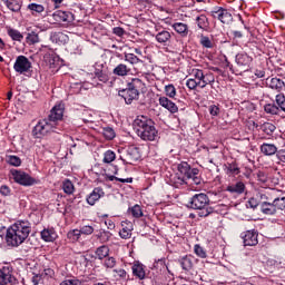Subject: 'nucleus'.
<instances>
[{
    "label": "nucleus",
    "mask_w": 285,
    "mask_h": 285,
    "mask_svg": "<svg viewBox=\"0 0 285 285\" xmlns=\"http://www.w3.org/2000/svg\"><path fill=\"white\" fill-rule=\"evenodd\" d=\"M32 232V225L28 220H17L10 227H8L6 233L7 246L11 248H19Z\"/></svg>",
    "instance_id": "1"
},
{
    "label": "nucleus",
    "mask_w": 285,
    "mask_h": 285,
    "mask_svg": "<svg viewBox=\"0 0 285 285\" xmlns=\"http://www.w3.org/2000/svg\"><path fill=\"white\" fill-rule=\"evenodd\" d=\"M134 128L142 141H159V130H157L151 119L145 116H138L134 120Z\"/></svg>",
    "instance_id": "2"
},
{
    "label": "nucleus",
    "mask_w": 285,
    "mask_h": 285,
    "mask_svg": "<svg viewBox=\"0 0 285 285\" xmlns=\"http://www.w3.org/2000/svg\"><path fill=\"white\" fill-rule=\"evenodd\" d=\"M209 204L208 195L200 193L190 198L188 207L193 208V210H198V217H208L215 210L213 207H209Z\"/></svg>",
    "instance_id": "3"
},
{
    "label": "nucleus",
    "mask_w": 285,
    "mask_h": 285,
    "mask_svg": "<svg viewBox=\"0 0 285 285\" xmlns=\"http://www.w3.org/2000/svg\"><path fill=\"white\" fill-rule=\"evenodd\" d=\"M146 83L139 78H132L128 82L127 88L119 91V97H122L125 104L130 105L139 99V90H144Z\"/></svg>",
    "instance_id": "4"
},
{
    "label": "nucleus",
    "mask_w": 285,
    "mask_h": 285,
    "mask_svg": "<svg viewBox=\"0 0 285 285\" xmlns=\"http://www.w3.org/2000/svg\"><path fill=\"white\" fill-rule=\"evenodd\" d=\"M190 77L186 81V86L189 90H197V88H206L209 83H215V78H208V73H204L202 69H191Z\"/></svg>",
    "instance_id": "5"
},
{
    "label": "nucleus",
    "mask_w": 285,
    "mask_h": 285,
    "mask_svg": "<svg viewBox=\"0 0 285 285\" xmlns=\"http://www.w3.org/2000/svg\"><path fill=\"white\" fill-rule=\"evenodd\" d=\"M61 125L53 124L48 119H43L38 121V124L35 126L32 134L33 137H37L38 139L41 137H46V135H50V132H61Z\"/></svg>",
    "instance_id": "6"
},
{
    "label": "nucleus",
    "mask_w": 285,
    "mask_h": 285,
    "mask_svg": "<svg viewBox=\"0 0 285 285\" xmlns=\"http://www.w3.org/2000/svg\"><path fill=\"white\" fill-rule=\"evenodd\" d=\"M178 171L180 175H185L187 184H194L199 186L202 184V177H199V169L190 168V165L186 161H183L178 165Z\"/></svg>",
    "instance_id": "7"
},
{
    "label": "nucleus",
    "mask_w": 285,
    "mask_h": 285,
    "mask_svg": "<svg viewBox=\"0 0 285 285\" xmlns=\"http://www.w3.org/2000/svg\"><path fill=\"white\" fill-rule=\"evenodd\" d=\"M11 175L13 177V181H16V184H19L20 186H35V178H32L26 171L13 169L11 170Z\"/></svg>",
    "instance_id": "8"
},
{
    "label": "nucleus",
    "mask_w": 285,
    "mask_h": 285,
    "mask_svg": "<svg viewBox=\"0 0 285 285\" xmlns=\"http://www.w3.org/2000/svg\"><path fill=\"white\" fill-rule=\"evenodd\" d=\"M17 285V277L12 274V266L7 265L0 268V285Z\"/></svg>",
    "instance_id": "9"
},
{
    "label": "nucleus",
    "mask_w": 285,
    "mask_h": 285,
    "mask_svg": "<svg viewBox=\"0 0 285 285\" xmlns=\"http://www.w3.org/2000/svg\"><path fill=\"white\" fill-rule=\"evenodd\" d=\"M31 68L32 62H30L26 56H18L16 58L13 70H16L19 75H26V72H30Z\"/></svg>",
    "instance_id": "10"
},
{
    "label": "nucleus",
    "mask_w": 285,
    "mask_h": 285,
    "mask_svg": "<svg viewBox=\"0 0 285 285\" xmlns=\"http://www.w3.org/2000/svg\"><path fill=\"white\" fill-rule=\"evenodd\" d=\"M259 234L257 230H246L240 234V237L243 239L244 246H257L259 244L258 237Z\"/></svg>",
    "instance_id": "11"
},
{
    "label": "nucleus",
    "mask_w": 285,
    "mask_h": 285,
    "mask_svg": "<svg viewBox=\"0 0 285 285\" xmlns=\"http://www.w3.org/2000/svg\"><path fill=\"white\" fill-rule=\"evenodd\" d=\"M212 16L214 19H218L220 23H230V21H233V14L222 7L212 11Z\"/></svg>",
    "instance_id": "12"
},
{
    "label": "nucleus",
    "mask_w": 285,
    "mask_h": 285,
    "mask_svg": "<svg viewBox=\"0 0 285 285\" xmlns=\"http://www.w3.org/2000/svg\"><path fill=\"white\" fill-rule=\"evenodd\" d=\"M51 124H59L61 119H63V106L62 105H56L51 111L50 115L47 118Z\"/></svg>",
    "instance_id": "13"
},
{
    "label": "nucleus",
    "mask_w": 285,
    "mask_h": 285,
    "mask_svg": "<svg viewBox=\"0 0 285 285\" xmlns=\"http://www.w3.org/2000/svg\"><path fill=\"white\" fill-rule=\"evenodd\" d=\"M53 18L55 21H58L59 23H72V21H75V14L70 11H56Z\"/></svg>",
    "instance_id": "14"
},
{
    "label": "nucleus",
    "mask_w": 285,
    "mask_h": 285,
    "mask_svg": "<svg viewBox=\"0 0 285 285\" xmlns=\"http://www.w3.org/2000/svg\"><path fill=\"white\" fill-rule=\"evenodd\" d=\"M159 106L165 108V110H168V112H171V115H175V112H179V107L173 100L168 99L166 96H161L158 99Z\"/></svg>",
    "instance_id": "15"
},
{
    "label": "nucleus",
    "mask_w": 285,
    "mask_h": 285,
    "mask_svg": "<svg viewBox=\"0 0 285 285\" xmlns=\"http://www.w3.org/2000/svg\"><path fill=\"white\" fill-rule=\"evenodd\" d=\"M156 35L155 39L158 43H161L163 46H166L170 39H173V36L169 33L166 29H160L159 27H156Z\"/></svg>",
    "instance_id": "16"
},
{
    "label": "nucleus",
    "mask_w": 285,
    "mask_h": 285,
    "mask_svg": "<svg viewBox=\"0 0 285 285\" xmlns=\"http://www.w3.org/2000/svg\"><path fill=\"white\" fill-rule=\"evenodd\" d=\"M225 190L226 193H230L234 197H238V195H244L246 185L242 181H237L236 184L228 185Z\"/></svg>",
    "instance_id": "17"
},
{
    "label": "nucleus",
    "mask_w": 285,
    "mask_h": 285,
    "mask_svg": "<svg viewBox=\"0 0 285 285\" xmlns=\"http://www.w3.org/2000/svg\"><path fill=\"white\" fill-rule=\"evenodd\" d=\"M104 195L106 194L104 193L102 188H94L90 195L87 196V204H89V206H95V204H97V202H99L100 197H104Z\"/></svg>",
    "instance_id": "18"
},
{
    "label": "nucleus",
    "mask_w": 285,
    "mask_h": 285,
    "mask_svg": "<svg viewBox=\"0 0 285 285\" xmlns=\"http://www.w3.org/2000/svg\"><path fill=\"white\" fill-rule=\"evenodd\" d=\"M122 228L119 232L121 239H130L132 237L134 225L131 222L125 220L121 223Z\"/></svg>",
    "instance_id": "19"
},
{
    "label": "nucleus",
    "mask_w": 285,
    "mask_h": 285,
    "mask_svg": "<svg viewBox=\"0 0 285 285\" xmlns=\"http://www.w3.org/2000/svg\"><path fill=\"white\" fill-rule=\"evenodd\" d=\"M235 61L242 68H249L250 63H253V58L246 52H240L236 55Z\"/></svg>",
    "instance_id": "20"
},
{
    "label": "nucleus",
    "mask_w": 285,
    "mask_h": 285,
    "mask_svg": "<svg viewBox=\"0 0 285 285\" xmlns=\"http://www.w3.org/2000/svg\"><path fill=\"white\" fill-rule=\"evenodd\" d=\"M132 275L137 277L138 279H146V269L144 264H141L139 261H135L131 266Z\"/></svg>",
    "instance_id": "21"
},
{
    "label": "nucleus",
    "mask_w": 285,
    "mask_h": 285,
    "mask_svg": "<svg viewBox=\"0 0 285 285\" xmlns=\"http://www.w3.org/2000/svg\"><path fill=\"white\" fill-rule=\"evenodd\" d=\"M266 85L272 90H276V92H282L285 88L284 81L279 78H271V79L267 78Z\"/></svg>",
    "instance_id": "22"
},
{
    "label": "nucleus",
    "mask_w": 285,
    "mask_h": 285,
    "mask_svg": "<svg viewBox=\"0 0 285 285\" xmlns=\"http://www.w3.org/2000/svg\"><path fill=\"white\" fill-rule=\"evenodd\" d=\"M261 213H263V215L274 216L277 215V209L274 203L263 202L261 204Z\"/></svg>",
    "instance_id": "23"
},
{
    "label": "nucleus",
    "mask_w": 285,
    "mask_h": 285,
    "mask_svg": "<svg viewBox=\"0 0 285 285\" xmlns=\"http://www.w3.org/2000/svg\"><path fill=\"white\" fill-rule=\"evenodd\" d=\"M195 21L199 30L208 32V28H210V22L208 21V17H206V14H200L196 17Z\"/></svg>",
    "instance_id": "24"
},
{
    "label": "nucleus",
    "mask_w": 285,
    "mask_h": 285,
    "mask_svg": "<svg viewBox=\"0 0 285 285\" xmlns=\"http://www.w3.org/2000/svg\"><path fill=\"white\" fill-rule=\"evenodd\" d=\"M171 184L175 188H179L180 186H185V184H188V178H186V175L178 171L173 178Z\"/></svg>",
    "instance_id": "25"
},
{
    "label": "nucleus",
    "mask_w": 285,
    "mask_h": 285,
    "mask_svg": "<svg viewBox=\"0 0 285 285\" xmlns=\"http://www.w3.org/2000/svg\"><path fill=\"white\" fill-rule=\"evenodd\" d=\"M171 28L180 37H188V24L184 22H175L171 24Z\"/></svg>",
    "instance_id": "26"
},
{
    "label": "nucleus",
    "mask_w": 285,
    "mask_h": 285,
    "mask_svg": "<svg viewBox=\"0 0 285 285\" xmlns=\"http://www.w3.org/2000/svg\"><path fill=\"white\" fill-rule=\"evenodd\" d=\"M261 153H263V155H266L267 157H271L273 155H277V153H279V150H277V146H275L273 144L264 142L261 146Z\"/></svg>",
    "instance_id": "27"
},
{
    "label": "nucleus",
    "mask_w": 285,
    "mask_h": 285,
    "mask_svg": "<svg viewBox=\"0 0 285 285\" xmlns=\"http://www.w3.org/2000/svg\"><path fill=\"white\" fill-rule=\"evenodd\" d=\"M7 8L11 12H21V8H23V0H7Z\"/></svg>",
    "instance_id": "28"
},
{
    "label": "nucleus",
    "mask_w": 285,
    "mask_h": 285,
    "mask_svg": "<svg viewBox=\"0 0 285 285\" xmlns=\"http://www.w3.org/2000/svg\"><path fill=\"white\" fill-rule=\"evenodd\" d=\"M41 239H43V242H55V239H57V232L52 227L45 228L41 232Z\"/></svg>",
    "instance_id": "29"
},
{
    "label": "nucleus",
    "mask_w": 285,
    "mask_h": 285,
    "mask_svg": "<svg viewBox=\"0 0 285 285\" xmlns=\"http://www.w3.org/2000/svg\"><path fill=\"white\" fill-rule=\"evenodd\" d=\"M130 68L127 67L124 63H119L114 70V75H116V77H128V75H130Z\"/></svg>",
    "instance_id": "30"
},
{
    "label": "nucleus",
    "mask_w": 285,
    "mask_h": 285,
    "mask_svg": "<svg viewBox=\"0 0 285 285\" xmlns=\"http://www.w3.org/2000/svg\"><path fill=\"white\" fill-rule=\"evenodd\" d=\"M194 257L193 256H184L179 259V264L183 268V271H193V265H194Z\"/></svg>",
    "instance_id": "31"
},
{
    "label": "nucleus",
    "mask_w": 285,
    "mask_h": 285,
    "mask_svg": "<svg viewBox=\"0 0 285 285\" xmlns=\"http://www.w3.org/2000/svg\"><path fill=\"white\" fill-rule=\"evenodd\" d=\"M50 41H52V43H66V41H68V36L63 32H51L50 33Z\"/></svg>",
    "instance_id": "32"
},
{
    "label": "nucleus",
    "mask_w": 285,
    "mask_h": 285,
    "mask_svg": "<svg viewBox=\"0 0 285 285\" xmlns=\"http://www.w3.org/2000/svg\"><path fill=\"white\" fill-rule=\"evenodd\" d=\"M259 130L265 135L271 136L277 130V127L273 122H264L259 126Z\"/></svg>",
    "instance_id": "33"
},
{
    "label": "nucleus",
    "mask_w": 285,
    "mask_h": 285,
    "mask_svg": "<svg viewBox=\"0 0 285 285\" xmlns=\"http://www.w3.org/2000/svg\"><path fill=\"white\" fill-rule=\"evenodd\" d=\"M110 255V248L106 245H102L96 249V256L98 259H106Z\"/></svg>",
    "instance_id": "34"
},
{
    "label": "nucleus",
    "mask_w": 285,
    "mask_h": 285,
    "mask_svg": "<svg viewBox=\"0 0 285 285\" xmlns=\"http://www.w3.org/2000/svg\"><path fill=\"white\" fill-rule=\"evenodd\" d=\"M62 190L66 195H72V193H75V185L70 179H65L62 181Z\"/></svg>",
    "instance_id": "35"
},
{
    "label": "nucleus",
    "mask_w": 285,
    "mask_h": 285,
    "mask_svg": "<svg viewBox=\"0 0 285 285\" xmlns=\"http://www.w3.org/2000/svg\"><path fill=\"white\" fill-rule=\"evenodd\" d=\"M26 39L29 46H35V43H39V33L37 31H29Z\"/></svg>",
    "instance_id": "36"
},
{
    "label": "nucleus",
    "mask_w": 285,
    "mask_h": 285,
    "mask_svg": "<svg viewBox=\"0 0 285 285\" xmlns=\"http://www.w3.org/2000/svg\"><path fill=\"white\" fill-rule=\"evenodd\" d=\"M153 266L156 271H168V265H166V258L155 261Z\"/></svg>",
    "instance_id": "37"
},
{
    "label": "nucleus",
    "mask_w": 285,
    "mask_h": 285,
    "mask_svg": "<svg viewBox=\"0 0 285 285\" xmlns=\"http://www.w3.org/2000/svg\"><path fill=\"white\" fill-rule=\"evenodd\" d=\"M125 61L130 63L131 66H136V63H141V59L137 57L135 53H125Z\"/></svg>",
    "instance_id": "38"
},
{
    "label": "nucleus",
    "mask_w": 285,
    "mask_h": 285,
    "mask_svg": "<svg viewBox=\"0 0 285 285\" xmlns=\"http://www.w3.org/2000/svg\"><path fill=\"white\" fill-rule=\"evenodd\" d=\"M80 237H81L80 229H72V230H69L67 234V238L71 242H79Z\"/></svg>",
    "instance_id": "39"
},
{
    "label": "nucleus",
    "mask_w": 285,
    "mask_h": 285,
    "mask_svg": "<svg viewBox=\"0 0 285 285\" xmlns=\"http://www.w3.org/2000/svg\"><path fill=\"white\" fill-rule=\"evenodd\" d=\"M8 35L13 41H23V35L17 29H8Z\"/></svg>",
    "instance_id": "40"
},
{
    "label": "nucleus",
    "mask_w": 285,
    "mask_h": 285,
    "mask_svg": "<svg viewBox=\"0 0 285 285\" xmlns=\"http://www.w3.org/2000/svg\"><path fill=\"white\" fill-rule=\"evenodd\" d=\"M45 61L49 66V68H57V61H59V57L53 55L45 56Z\"/></svg>",
    "instance_id": "41"
},
{
    "label": "nucleus",
    "mask_w": 285,
    "mask_h": 285,
    "mask_svg": "<svg viewBox=\"0 0 285 285\" xmlns=\"http://www.w3.org/2000/svg\"><path fill=\"white\" fill-rule=\"evenodd\" d=\"M264 110L267 115H279V107L274 104L265 105Z\"/></svg>",
    "instance_id": "42"
},
{
    "label": "nucleus",
    "mask_w": 285,
    "mask_h": 285,
    "mask_svg": "<svg viewBox=\"0 0 285 285\" xmlns=\"http://www.w3.org/2000/svg\"><path fill=\"white\" fill-rule=\"evenodd\" d=\"M110 237H112V234L107 230H100L97 235V238L102 243L106 244V242H110Z\"/></svg>",
    "instance_id": "43"
},
{
    "label": "nucleus",
    "mask_w": 285,
    "mask_h": 285,
    "mask_svg": "<svg viewBox=\"0 0 285 285\" xmlns=\"http://www.w3.org/2000/svg\"><path fill=\"white\" fill-rule=\"evenodd\" d=\"M165 94L170 99H175V97H177V89L175 88V85L165 86Z\"/></svg>",
    "instance_id": "44"
},
{
    "label": "nucleus",
    "mask_w": 285,
    "mask_h": 285,
    "mask_svg": "<svg viewBox=\"0 0 285 285\" xmlns=\"http://www.w3.org/2000/svg\"><path fill=\"white\" fill-rule=\"evenodd\" d=\"M101 134L104 135L105 139H108L109 141L112 140L114 137H116L115 129H112L111 127L102 128Z\"/></svg>",
    "instance_id": "45"
},
{
    "label": "nucleus",
    "mask_w": 285,
    "mask_h": 285,
    "mask_svg": "<svg viewBox=\"0 0 285 285\" xmlns=\"http://www.w3.org/2000/svg\"><path fill=\"white\" fill-rule=\"evenodd\" d=\"M274 207L276 208V213L278 210H285V197L275 198L273 200Z\"/></svg>",
    "instance_id": "46"
},
{
    "label": "nucleus",
    "mask_w": 285,
    "mask_h": 285,
    "mask_svg": "<svg viewBox=\"0 0 285 285\" xmlns=\"http://www.w3.org/2000/svg\"><path fill=\"white\" fill-rule=\"evenodd\" d=\"M105 268H115L117 266V259L112 256H107L102 263Z\"/></svg>",
    "instance_id": "47"
},
{
    "label": "nucleus",
    "mask_w": 285,
    "mask_h": 285,
    "mask_svg": "<svg viewBox=\"0 0 285 285\" xmlns=\"http://www.w3.org/2000/svg\"><path fill=\"white\" fill-rule=\"evenodd\" d=\"M130 213L132 215V217H135L136 219H139V217H144V212L141 210V206L139 205H135L130 208Z\"/></svg>",
    "instance_id": "48"
},
{
    "label": "nucleus",
    "mask_w": 285,
    "mask_h": 285,
    "mask_svg": "<svg viewBox=\"0 0 285 285\" xmlns=\"http://www.w3.org/2000/svg\"><path fill=\"white\" fill-rule=\"evenodd\" d=\"M109 181H120L121 184H132V178H119L112 175H107Z\"/></svg>",
    "instance_id": "49"
},
{
    "label": "nucleus",
    "mask_w": 285,
    "mask_h": 285,
    "mask_svg": "<svg viewBox=\"0 0 285 285\" xmlns=\"http://www.w3.org/2000/svg\"><path fill=\"white\" fill-rule=\"evenodd\" d=\"M115 273L114 277L117 279H126L128 277V273L124 268L114 269Z\"/></svg>",
    "instance_id": "50"
},
{
    "label": "nucleus",
    "mask_w": 285,
    "mask_h": 285,
    "mask_svg": "<svg viewBox=\"0 0 285 285\" xmlns=\"http://www.w3.org/2000/svg\"><path fill=\"white\" fill-rule=\"evenodd\" d=\"M28 10H31V12H37L38 14H41L46 8L43 4H37V3H30L28 4Z\"/></svg>",
    "instance_id": "51"
},
{
    "label": "nucleus",
    "mask_w": 285,
    "mask_h": 285,
    "mask_svg": "<svg viewBox=\"0 0 285 285\" xmlns=\"http://www.w3.org/2000/svg\"><path fill=\"white\" fill-rule=\"evenodd\" d=\"M117 155L112 150H107L104 156L105 164H112V160L116 159Z\"/></svg>",
    "instance_id": "52"
},
{
    "label": "nucleus",
    "mask_w": 285,
    "mask_h": 285,
    "mask_svg": "<svg viewBox=\"0 0 285 285\" xmlns=\"http://www.w3.org/2000/svg\"><path fill=\"white\" fill-rule=\"evenodd\" d=\"M200 46L203 48H213V40L208 36L200 35Z\"/></svg>",
    "instance_id": "53"
},
{
    "label": "nucleus",
    "mask_w": 285,
    "mask_h": 285,
    "mask_svg": "<svg viewBox=\"0 0 285 285\" xmlns=\"http://www.w3.org/2000/svg\"><path fill=\"white\" fill-rule=\"evenodd\" d=\"M194 253L197 255V257L206 259V250H204V247H202L200 245H195Z\"/></svg>",
    "instance_id": "54"
},
{
    "label": "nucleus",
    "mask_w": 285,
    "mask_h": 285,
    "mask_svg": "<svg viewBox=\"0 0 285 285\" xmlns=\"http://www.w3.org/2000/svg\"><path fill=\"white\" fill-rule=\"evenodd\" d=\"M276 104L283 112H285V96L284 95H277L276 96Z\"/></svg>",
    "instance_id": "55"
},
{
    "label": "nucleus",
    "mask_w": 285,
    "mask_h": 285,
    "mask_svg": "<svg viewBox=\"0 0 285 285\" xmlns=\"http://www.w3.org/2000/svg\"><path fill=\"white\" fill-rule=\"evenodd\" d=\"M8 164H10V166L19 167L21 166V158H19L18 156H9Z\"/></svg>",
    "instance_id": "56"
},
{
    "label": "nucleus",
    "mask_w": 285,
    "mask_h": 285,
    "mask_svg": "<svg viewBox=\"0 0 285 285\" xmlns=\"http://www.w3.org/2000/svg\"><path fill=\"white\" fill-rule=\"evenodd\" d=\"M94 68H95V71H94L95 77H97L98 75L102 73L106 70V66L101 62H96Z\"/></svg>",
    "instance_id": "57"
},
{
    "label": "nucleus",
    "mask_w": 285,
    "mask_h": 285,
    "mask_svg": "<svg viewBox=\"0 0 285 285\" xmlns=\"http://www.w3.org/2000/svg\"><path fill=\"white\" fill-rule=\"evenodd\" d=\"M0 195H2V197H10L12 189H10L8 185H2L0 186Z\"/></svg>",
    "instance_id": "58"
},
{
    "label": "nucleus",
    "mask_w": 285,
    "mask_h": 285,
    "mask_svg": "<svg viewBox=\"0 0 285 285\" xmlns=\"http://www.w3.org/2000/svg\"><path fill=\"white\" fill-rule=\"evenodd\" d=\"M96 79L100 80L101 83H108L110 78L108 76V71L105 69V71H102L101 73H98V76H96Z\"/></svg>",
    "instance_id": "59"
},
{
    "label": "nucleus",
    "mask_w": 285,
    "mask_h": 285,
    "mask_svg": "<svg viewBox=\"0 0 285 285\" xmlns=\"http://www.w3.org/2000/svg\"><path fill=\"white\" fill-rule=\"evenodd\" d=\"M92 233H95V228L90 225H85L80 227L81 235H92Z\"/></svg>",
    "instance_id": "60"
},
{
    "label": "nucleus",
    "mask_w": 285,
    "mask_h": 285,
    "mask_svg": "<svg viewBox=\"0 0 285 285\" xmlns=\"http://www.w3.org/2000/svg\"><path fill=\"white\" fill-rule=\"evenodd\" d=\"M227 171L229 175H239V167H237V165L229 164L227 166Z\"/></svg>",
    "instance_id": "61"
},
{
    "label": "nucleus",
    "mask_w": 285,
    "mask_h": 285,
    "mask_svg": "<svg viewBox=\"0 0 285 285\" xmlns=\"http://www.w3.org/2000/svg\"><path fill=\"white\" fill-rule=\"evenodd\" d=\"M209 115H212V117H217L219 115V108L217 105L209 106Z\"/></svg>",
    "instance_id": "62"
},
{
    "label": "nucleus",
    "mask_w": 285,
    "mask_h": 285,
    "mask_svg": "<svg viewBox=\"0 0 285 285\" xmlns=\"http://www.w3.org/2000/svg\"><path fill=\"white\" fill-rule=\"evenodd\" d=\"M112 32L116 35V37H124V35H126V30H124L121 27H115Z\"/></svg>",
    "instance_id": "63"
},
{
    "label": "nucleus",
    "mask_w": 285,
    "mask_h": 285,
    "mask_svg": "<svg viewBox=\"0 0 285 285\" xmlns=\"http://www.w3.org/2000/svg\"><path fill=\"white\" fill-rule=\"evenodd\" d=\"M276 157L279 161H282V164H285V149H279Z\"/></svg>",
    "instance_id": "64"
}]
</instances>
